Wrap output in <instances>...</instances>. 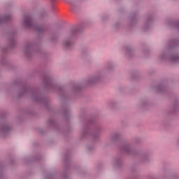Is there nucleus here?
<instances>
[{
  "label": "nucleus",
  "mask_w": 179,
  "mask_h": 179,
  "mask_svg": "<svg viewBox=\"0 0 179 179\" xmlns=\"http://www.w3.org/2000/svg\"><path fill=\"white\" fill-rule=\"evenodd\" d=\"M69 3L71 5L72 8H76L78 5V0H69Z\"/></svg>",
  "instance_id": "obj_4"
},
{
  "label": "nucleus",
  "mask_w": 179,
  "mask_h": 179,
  "mask_svg": "<svg viewBox=\"0 0 179 179\" xmlns=\"http://www.w3.org/2000/svg\"><path fill=\"white\" fill-rule=\"evenodd\" d=\"M122 151L124 152V153H131L132 152V148H131L130 145L125 144L122 147Z\"/></svg>",
  "instance_id": "obj_2"
},
{
  "label": "nucleus",
  "mask_w": 179,
  "mask_h": 179,
  "mask_svg": "<svg viewBox=\"0 0 179 179\" xmlns=\"http://www.w3.org/2000/svg\"><path fill=\"white\" fill-rule=\"evenodd\" d=\"M120 163H121V160H117V164H120Z\"/></svg>",
  "instance_id": "obj_8"
},
{
  "label": "nucleus",
  "mask_w": 179,
  "mask_h": 179,
  "mask_svg": "<svg viewBox=\"0 0 179 179\" xmlns=\"http://www.w3.org/2000/svg\"><path fill=\"white\" fill-rule=\"evenodd\" d=\"M166 57H167V55L164 54V55L161 57V58H162V59H164V58H166Z\"/></svg>",
  "instance_id": "obj_7"
},
{
  "label": "nucleus",
  "mask_w": 179,
  "mask_h": 179,
  "mask_svg": "<svg viewBox=\"0 0 179 179\" xmlns=\"http://www.w3.org/2000/svg\"><path fill=\"white\" fill-rule=\"evenodd\" d=\"M8 129H10L9 127L6 126L1 129V131H2V132H5L6 131H8Z\"/></svg>",
  "instance_id": "obj_6"
},
{
  "label": "nucleus",
  "mask_w": 179,
  "mask_h": 179,
  "mask_svg": "<svg viewBox=\"0 0 179 179\" xmlns=\"http://www.w3.org/2000/svg\"><path fill=\"white\" fill-rule=\"evenodd\" d=\"M169 61H173V62H176L178 61L179 57L178 55H172L171 57H169Z\"/></svg>",
  "instance_id": "obj_3"
},
{
  "label": "nucleus",
  "mask_w": 179,
  "mask_h": 179,
  "mask_svg": "<svg viewBox=\"0 0 179 179\" xmlns=\"http://www.w3.org/2000/svg\"><path fill=\"white\" fill-rule=\"evenodd\" d=\"M71 44V41H65L63 43L64 47H69V45Z\"/></svg>",
  "instance_id": "obj_5"
},
{
  "label": "nucleus",
  "mask_w": 179,
  "mask_h": 179,
  "mask_svg": "<svg viewBox=\"0 0 179 179\" xmlns=\"http://www.w3.org/2000/svg\"><path fill=\"white\" fill-rule=\"evenodd\" d=\"M24 23L27 27H33L38 33H43V31H44V26L41 25L38 27L34 24V21L31 17H25Z\"/></svg>",
  "instance_id": "obj_1"
},
{
  "label": "nucleus",
  "mask_w": 179,
  "mask_h": 179,
  "mask_svg": "<svg viewBox=\"0 0 179 179\" xmlns=\"http://www.w3.org/2000/svg\"><path fill=\"white\" fill-rule=\"evenodd\" d=\"M94 82H96L97 80H96V78L94 79Z\"/></svg>",
  "instance_id": "obj_9"
}]
</instances>
